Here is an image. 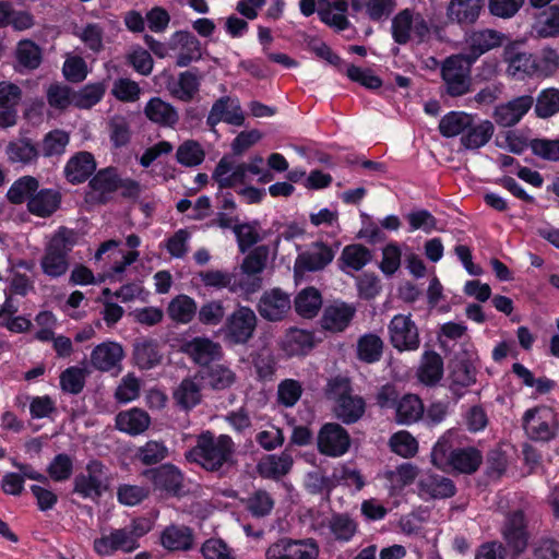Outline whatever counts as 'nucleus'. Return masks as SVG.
<instances>
[{
    "mask_svg": "<svg viewBox=\"0 0 559 559\" xmlns=\"http://www.w3.org/2000/svg\"><path fill=\"white\" fill-rule=\"evenodd\" d=\"M185 459L206 472L224 473L237 464L236 444L229 435L215 436L205 430L197 437L195 445L186 451Z\"/></svg>",
    "mask_w": 559,
    "mask_h": 559,
    "instance_id": "f257e3e1",
    "label": "nucleus"
},
{
    "mask_svg": "<svg viewBox=\"0 0 559 559\" xmlns=\"http://www.w3.org/2000/svg\"><path fill=\"white\" fill-rule=\"evenodd\" d=\"M431 463L443 472L472 475L481 465L483 454L475 447L456 445L454 432L448 431L433 445Z\"/></svg>",
    "mask_w": 559,
    "mask_h": 559,
    "instance_id": "f03ea898",
    "label": "nucleus"
},
{
    "mask_svg": "<svg viewBox=\"0 0 559 559\" xmlns=\"http://www.w3.org/2000/svg\"><path fill=\"white\" fill-rule=\"evenodd\" d=\"M79 234L66 226L59 227L45 247L40 259V267L51 278L63 276L70 266L69 253L78 243Z\"/></svg>",
    "mask_w": 559,
    "mask_h": 559,
    "instance_id": "7ed1b4c3",
    "label": "nucleus"
},
{
    "mask_svg": "<svg viewBox=\"0 0 559 559\" xmlns=\"http://www.w3.org/2000/svg\"><path fill=\"white\" fill-rule=\"evenodd\" d=\"M472 61L463 52L447 57L440 67V75L443 81L445 94L451 97H460L472 90Z\"/></svg>",
    "mask_w": 559,
    "mask_h": 559,
    "instance_id": "20e7f679",
    "label": "nucleus"
},
{
    "mask_svg": "<svg viewBox=\"0 0 559 559\" xmlns=\"http://www.w3.org/2000/svg\"><path fill=\"white\" fill-rule=\"evenodd\" d=\"M110 481L109 468L102 461L92 459L84 472L75 475L73 492L83 499L97 501L109 489Z\"/></svg>",
    "mask_w": 559,
    "mask_h": 559,
    "instance_id": "39448f33",
    "label": "nucleus"
},
{
    "mask_svg": "<svg viewBox=\"0 0 559 559\" xmlns=\"http://www.w3.org/2000/svg\"><path fill=\"white\" fill-rule=\"evenodd\" d=\"M258 319L254 311L247 306H239L225 320L222 333L231 345L247 344L254 334Z\"/></svg>",
    "mask_w": 559,
    "mask_h": 559,
    "instance_id": "423d86ee",
    "label": "nucleus"
},
{
    "mask_svg": "<svg viewBox=\"0 0 559 559\" xmlns=\"http://www.w3.org/2000/svg\"><path fill=\"white\" fill-rule=\"evenodd\" d=\"M319 544L314 538L293 539L282 537L272 543L266 551V559H318Z\"/></svg>",
    "mask_w": 559,
    "mask_h": 559,
    "instance_id": "0eeeda50",
    "label": "nucleus"
},
{
    "mask_svg": "<svg viewBox=\"0 0 559 559\" xmlns=\"http://www.w3.org/2000/svg\"><path fill=\"white\" fill-rule=\"evenodd\" d=\"M391 345L399 352H415L420 346L418 326L412 314H395L388 325Z\"/></svg>",
    "mask_w": 559,
    "mask_h": 559,
    "instance_id": "6e6552de",
    "label": "nucleus"
},
{
    "mask_svg": "<svg viewBox=\"0 0 559 559\" xmlns=\"http://www.w3.org/2000/svg\"><path fill=\"white\" fill-rule=\"evenodd\" d=\"M352 439L348 431L337 423H325L317 435L318 451L330 457H340L350 448Z\"/></svg>",
    "mask_w": 559,
    "mask_h": 559,
    "instance_id": "1a4fd4ad",
    "label": "nucleus"
},
{
    "mask_svg": "<svg viewBox=\"0 0 559 559\" xmlns=\"http://www.w3.org/2000/svg\"><path fill=\"white\" fill-rule=\"evenodd\" d=\"M142 475L152 483L155 491L170 497H180L183 493V474L171 463L147 468Z\"/></svg>",
    "mask_w": 559,
    "mask_h": 559,
    "instance_id": "9d476101",
    "label": "nucleus"
},
{
    "mask_svg": "<svg viewBox=\"0 0 559 559\" xmlns=\"http://www.w3.org/2000/svg\"><path fill=\"white\" fill-rule=\"evenodd\" d=\"M335 253L336 250L323 241L312 242L306 251L297 255L294 264L295 274L322 271L333 261Z\"/></svg>",
    "mask_w": 559,
    "mask_h": 559,
    "instance_id": "9b49d317",
    "label": "nucleus"
},
{
    "mask_svg": "<svg viewBox=\"0 0 559 559\" xmlns=\"http://www.w3.org/2000/svg\"><path fill=\"white\" fill-rule=\"evenodd\" d=\"M118 176L117 168L111 166L96 171L88 182L86 201L94 205H103L110 202L117 191Z\"/></svg>",
    "mask_w": 559,
    "mask_h": 559,
    "instance_id": "f8f14e48",
    "label": "nucleus"
},
{
    "mask_svg": "<svg viewBox=\"0 0 559 559\" xmlns=\"http://www.w3.org/2000/svg\"><path fill=\"white\" fill-rule=\"evenodd\" d=\"M535 98L532 95H521L507 103L495 107L492 118L495 122L503 128H510L518 124L521 119L534 106Z\"/></svg>",
    "mask_w": 559,
    "mask_h": 559,
    "instance_id": "ddd939ff",
    "label": "nucleus"
},
{
    "mask_svg": "<svg viewBox=\"0 0 559 559\" xmlns=\"http://www.w3.org/2000/svg\"><path fill=\"white\" fill-rule=\"evenodd\" d=\"M356 314V307L343 300L326 305L320 319L321 328L333 333L344 332Z\"/></svg>",
    "mask_w": 559,
    "mask_h": 559,
    "instance_id": "4468645a",
    "label": "nucleus"
},
{
    "mask_svg": "<svg viewBox=\"0 0 559 559\" xmlns=\"http://www.w3.org/2000/svg\"><path fill=\"white\" fill-rule=\"evenodd\" d=\"M221 121L236 127L243 124L245 115L237 98L222 96L214 102L209 112L206 124L214 129Z\"/></svg>",
    "mask_w": 559,
    "mask_h": 559,
    "instance_id": "2eb2a0df",
    "label": "nucleus"
},
{
    "mask_svg": "<svg viewBox=\"0 0 559 559\" xmlns=\"http://www.w3.org/2000/svg\"><path fill=\"white\" fill-rule=\"evenodd\" d=\"M290 308L289 295L280 288L264 292L258 304L260 316L271 322L283 320Z\"/></svg>",
    "mask_w": 559,
    "mask_h": 559,
    "instance_id": "dca6fc26",
    "label": "nucleus"
},
{
    "mask_svg": "<svg viewBox=\"0 0 559 559\" xmlns=\"http://www.w3.org/2000/svg\"><path fill=\"white\" fill-rule=\"evenodd\" d=\"M185 353L201 368L214 365L223 357V349L219 343L209 337L197 336L185 344Z\"/></svg>",
    "mask_w": 559,
    "mask_h": 559,
    "instance_id": "f3484780",
    "label": "nucleus"
},
{
    "mask_svg": "<svg viewBox=\"0 0 559 559\" xmlns=\"http://www.w3.org/2000/svg\"><path fill=\"white\" fill-rule=\"evenodd\" d=\"M93 548L95 552L103 557H109L115 555L117 551L124 554L133 552L138 549V545L131 540L126 530L114 528L109 534H103L100 537L95 538L93 542Z\"/></svg>",
    "mask_w": 559,
    "mask_h": 559,
    "instance_id": "a211bd4d",
    "label": "nucleus"
},
{
    "mask_svg": "<svg viewBox=\"0 0 559 559\" xmlns=\"http://www.w3.org/2000/svg\"><path fill=\"white\" fill-rule=\"evenodd\" d=\"M502 536L514 555H520L526 549L528 535L523 511L516 510L507 516Z\"/></svg>",
    "mask_w": 559,
    "mask_h": 559,
    "instance_id": "6ab92c4d",
    "label": "nucleus"
},
{
    "mask_svg": "<svg viewBox=\"0 0 559 559\" xmlns=\"http://www.w3.org/2000/svg\"><path fill=\"white\" fill-rule=\"evenodd\" d=\"M506 36L496 29H480L473 32L467 38V50L463 52L472 61L476 60L491 49L502 46Z\"/></svg>",
    "mask_w": 559,
    "mask_h": 559,
    "instance_id": "aec40b11",
    "label": "nucleus"
},
{
    "mask_svg": "<svg viewBox=\"0 0 559 559\" xmlns=\"http://www.w3.org/2000/svg\"><path fill=\"white\" fill-rule=\"evenodd\" d=\"M495 133V126L490 120L476 119L473 115L471 126L465 129L463 136L460 138V144L467 151H478L491 140Z\"/></svg>",
    "mask_w": 559,
    "mask_h": 559,
    "instance_id": "412c9836",
    "label": "nucleus"
},
{
    "mask_svg": "<svg viewBox=\"0 0 559 559\" xmlns=\"http://www.w3.org/2000/svg\"><path fill=\"white\" fill-rule=\"evenodd\" d=\"M171 45L178 49L176 66L188 67L192 61L202 58L200 40L188 31H178L171 36Z\"/></svg>",
    "mask_w": 559,
    "mask_h": 559,
    "instance_id": "4be33fe9",
    "label": "nucleus"
},
{
    "mask_svg": "<svg viewBox=\"0 0 559 559\" xmlns=\"http://www.w3.org/2000/svg\"><path fill=\"white\" fill-rule=\"evenodd\" d=\"M197 376L204 385L213 391H225L230 389L237 381V374L229 367L223 364H214L201 368Z\"/></svg>",
    "mask_w": 559,
    "mask_h": 559,
    "instance_id": "5701e85b",
    "label": "nucleus"
},
{
    "mask_svg": "<svg viewBox=\"0 0 559 559\" xmlns=\"http://www.w3.org/2000/svg\"><path fill=\"white\" fill-rule=\"evenodd\" d=\"M539 411L540 407L536 406L524 413L522 417L523 428L531 440L548 442L557 437L559 424L555 421L554 425H550L546 420H536V414Z\"/></svg>",
    "mask_w": 559,
    "mask_h": 559,
    "instance_id": "b1692460",
    "label": "nucleus"
},
{
    "mask_svg": "<svg viewBox=\"0 0 559 559\" xmlns=\"http://www.w3.org/2000/svg\"><path fill=\"white\" fill-rule=\"evenodd\" d=\"M246 163L234 166L228 156L219 159L212 174V178L217 182L219 189L233 188L237 183H243L247 179Z\"/></svg>",
    "mask_w": 559,
    "mask_h": 559,
    "instance_id": "393cba45",
    "label": "nucleus"
},
{
    "mask_svg": "<svg viewBox=\"0 0 559 559\" xmlns=\"http://www.w3.org/2000/svg\"><path fill=\"white\" fill-rule=\"evenodd\" d=\"M96 170V160L90 152L82 151L73 155L66 164L64 175L73 185L86 181Z\"/></svg>",
    "mask_w": 559,
    "mask_h": 559,
    "instance_id": "a878e982",
    "label": "nucleus"
},
{
    "mask_svg": "<svg viewBox=\"0 0 559 559\" xmlns=\"http://www.w3.org/2000/svg\"><path fill=\"white\" fill-rule=\"evenodd\" d=\"M124 356L123 348L116 342H105L97 345L91 354L92 366L100 371H110L117 366Z\"/></svg>",
    "mask_w": 559,
    "mask_h": 559,
    "instance_id": "bb28decb",
    "label": "nucleus"
},
{
    "mask_svg": "<svg viewBox=\"0 0 559 559\" xmlns=\"http://www.w3.org/2000/svg\"><path fill=\"white\" fill-rule=\"evenodd\" d=\"M146 118L165 128H174L179 121L177 109L160 97H152L144 107Z\"/></svg>",
    "mask_w": 559,
    "mask_h": 559,
    "instance_id": "cd10ccee",
    "label": "nucleus"
},
{
    "mask_svg": "<svg viewBox=\"0 0 559 559\" xmlns=\"http://www.w3.org/2000/svg\"><path fill=\"white\" fill-rule=\"evenodd\" d=\"M332 412L341 423L352 425L365 415L366 401L360 395L350 394L334 403Z\"/></svg>",
    "mask_w": 559,
    "mask_h": 559,
    "instance_id": "c85d7f7f",
    "label": "nucleus"
},
{
    "mask_svg": "<svg viewBox=\"0 0 559 559\" xmlns=\"http://www.w3.org/2000/svg\"><path fill=\"white\" fill-rule=\"evenodd\" d=\"M484 0H451L447 7V17L457 24H473L477 21Z\"/></svg>",
    "mask_w": 559,
    "mask_h": 559,
    "instance_id": "c756f323",
    "label": "nucleus"
},
{
    "mask_svg": "<svg viewBox=\"0 0 559 559\" xmlns=\"http://www.w3.org/2000/svg\"><path fill=\"white\" fill-rule=\"evenodd\" d=\"M61 193L56 189L37 190L27 202V210L38 217H49L61 203Z\"/></svg>",
    "mask_w": 559,
    "mask_h": 559,
    "instance_id": "7c9ffc66",
    "label": "nucleus"
},
{
    "mask_svg": "<svg viewBox=\"0 0 559 559\" xmlns=\"http://www.w3.org/2000/svg\"><path fill=\"white\" fill-rule=\"evenodd\" d=\"M293 456L285 450L281 454H269L258 463V472L263 478L278 479L287 475L293 467Z\"/></svg>",
    "mask_w": 559,
    "mask_h": 559,
    "instance_id": "2f4dec72",
    "label": "nucleus"
},
{
    "mask_svg": "<svg viewBox=\"0 0 559 559\" xmlns=\"http://www.w3.org/2000/svg\"><path fill=\"white\" fill-rule=\"evenodd\" d=\"M150 415L145 411L138 407L120 412L116 416L117 429L130 436H138L143 433L150 427Z\"/></svg>",
    "mask_w": 559,
    "mask_h": 559,
    "instance_id": "473e14b6",
    "label": "nucleus"
},
{
    "mask_svg": "<svg viewBox=\"0 0 559 559\" xmlns=\"http://www.w3.org/2000/svg\"><path fill=\"white\" fill-rule=\"evenodd\" d=\"M372 260L371 251L360 243L347 245L343 248L337 260L341 271L348 273V270L358 272Z\"/></svg>",
    "mask_w": 559,
    "mask_h": 559,
    "instance_id": "72a5a7b5",
    "label": "nucleus"
},
{
    "mask_svg": "<svg viewBox=\"0 0 559 559\" xmlns=\"http://www.w3.org/2000/svg\"><path fill=\"white\" fill-rule=\"evenodd\" d=\"M418 488L421 495H426L432 499L451 498L456 492L453 480L438 474H430L423 477L418 483Z\"/></svg>",
    "mask_w": 559,
    "mask_h": 559,
    "instance_id": "f704fd0d",
    "label": "nucleus"
},
{
    "mask_svg": "<svg viewBox=\"0 0 559 559\" xmlns=\"http://www.w3.org/2000/svg\"><path fill=\"white\" fill-rule=\"evenodd\" d=\"M394 412L395 421L408 426L423 418L425 407L418 395L408 393L400 397Z\"/></svg>",
    "mask_w": 559,
    "mask_h": 559,
    "instance_id": "c9c22d12",
    "label": "nucleus"
},
{
    "mask_svg": "<svg viewBox=\"0 0 559 559\" xmlns=\"http://www.w3.org/2000/svg\"><path fill=\"white\" fill-rule=\"evenodd\" d=\"M197 310L198 304L192 297L179 294L168 302L166 312L176 324H189L197 317Z\"/></svg>",
    "mask_w": 559,
    "mask_h": 559,
    "instance_id": "e433bc0d",
    "label": "nucleus"
},
{
    "mask_svg": "<svg viewBox=\"0 0 559 559\" xmlns=\"http://www.w3.org/2000/svg\"><path fill=\"white\" fill-rule=\"evenodd\" d=\"M313 346V333L297 328L287 331L282 344L283 350L290 357L306 355Z\"/></svg>",
    "mask_w": 559,
    "mask_h": 559,
    "instance_id": "4c0bfd02",
    "label": "nucleus"
},
{
    "mask_svg": "<svg viewBox=\"0 0 559 559\" xmlns=\"http://www.w3.org/2000/svg\"><path fill=\"white\" fill-rule=\"evenodd\" d=\"M160 544L169 551H187L193 546L192 530L187 526H167L160 535Z\"/></svg>",
    "mask_w": 559,
    "mask_h": 559,
    "instance_id": "58836bf2",
    "label": "nucleus"
},
{
    "mask_svg": "<svg viewBox=\"0 0 559 559\" xmlns=\"http://www.w3.org/2000/svg\"><path fill=\"white\" fill-rule=\"evenodd\" d=\"M417 376L421 383L429 386L436 385L443 376L442 357L435 350H426L423 354Z\"/></svg>",
    "mask_w": 559,
    "mask_h": 559,
    "instance_id": "ea45409f",
    "label": "nucleus"
},
{
    "mask_svg": "<svg viewBox=\"0 0 559 559\" xmlns=\"http://www.w3.org/2000/svg\"><path fill=\"white\" fill-rule=\"evenodd\" d=\"M201 79L197 68L179 73L177 82L170 88L171 95L181 102H191L200 90Z\"/></svg>",
    "mask_w": 559,
    "mask_h": 559,
    "instance_id": "a19ab883",
    "label": "nucleus"
},
{
    "mask_svg": "<svg viewBox=\"0 0 559 559\" xmlns=\"http://www.w3.org/2000/svg\"><path fill=\"white\" fill-rule=\"evenodd\" d=\"M133 359L142 370L157 366L162 360L157 341L153 338L136 341L133 345Z\"/></svg>",
    "mask_w": 559,
    "mask_h": 559,
    "instance_id": "79ce46f5",
    "label": "nucleus"
},
{
    "mask_svg": "<svg viewBox=\"0 0 559 559\" xmlns=\"http://www.w3.org/2000/svg\"><path fill=\"white\" fill-rule=\"evenodd\" d=\"M173 399L181 411L189 412L201 403V388L192 379L185 378L174 391Z\"/></svg>",
    "mask_w": 559,
    "mask_h": 559,
    "instance_id": "37998d69",
    "label": "nucleus"
},
{
    "mask_svg": "<svg viewBox=\"0 0 559 559\" xmlns=\"http://www.w3.org/2000/svg\"><path fill=\"white\" fill-rule=\"evenodd\" d=\"M322 307V295L316 287H306L295 297V311L302 318H314Z\"/></svg>",
    "mask_w": 559,
    "mask_h": 559,
    "instance_id": "c03bdc74",
    "label": "nucleus"
},
{
    "mask_svg": "<svg viewBox=\"0 0 559 559\" xmlns=\"http://www.w3.org/2000/svg\"><path fill=\"white\" fill-rule=\"evenodd\" d=\"M383 341L374 333H366L357 341V358L366 364L378 362L383 354Z\"/></svg>",
    "mask_w": 559,
    "mask_h": 559,
    "instance_id": "a18cd8bd",
    "label": "nucleus"
},
{
    "mask_svg": "<svg viewBox=\"0 0 559 559\" xmlns=\"http://www.w3.org/2000/svg\"><path fill=\"white\" fill-rule=\"evenodd\" d=\"M473 115L464 111H450L439 121V132L444 138L463 136L466 128L471 126Z\"/></svg>",
    "mask_w": 559,
    "mask_h": 559,
    "instance_id": "49530a36",
    "label": "nucleus"
},
{
    "mask_svg": "<svg viewBox=\"0 0 559 559\" xmlns=\"http://www.w3.org/2000/svg\"><path fill=\"white\" fill-rule=\"evenodd\" d=\"M328 527L336 542L348 543L357 533L358 524L347 513H333Z\"/></svg>",
    "mask_w": 559,
    "mask_h": 559,
    "instance_id": "de8ad7c7",
    "label": "nucleus"
},
{
    "mask_svg": "<svg viewBox=\"0 0 559 559\" xmlns=\"http://www.w3.org/2000/svg\"><path fill=\"white\" fill-rule=\"evenodd\" d=\"M15 57L20 68L33 71L40 66L43 61V51L35 41L31 39H23L17 44Z\"/></svg>",
    "mask_w": 559,
    "mask_h": 559,
    "instance_id": "09e8293b",
    "label": "nucleus"
},
{
    "mask_svg": "<svg viewBox=\"0 0 559 559\" xmlns=\"http://www.w3.org/2000/svg\"><path fill=\"white\" fill-rule=\"evenodd\" d=\"M263 285L261 275H252L240 271L239 274L233 272L231 294L250 300V297L258 293Z\"/></svg>",
    "mask_w": 559,
    "mask_h": 559,
    "instance_id": "8fccbe9b",
    "label": "nucleus"
},
{
    "mask_svg": "<svg viewBox=\"0 0 559 559\" xmlns=\"http://www.w3.org/2000/svg\"><path fill=\"white\" fill-rule=\"evenodd\" d=\"M7 155L12 163L31 164L39 156V150L31 139H21L10 142L7 146Z\"/></svg>",
    "mask_w": 559,
    "mask_h": 559,
    "instance_id": "3c124183",
    "label": "nucleus"
},
{
    "mask_svg": "<svg viewBox=\"0 0 559 559\" xmlns=\"http://www.w3.org/2000/svg\"><path fill=\"white\" fill-rule=\"evenodd\" d=\"M74 90L60 82L51 83L46 90L48 105L59 111L67 110L74 106Z\"/></svg>",
    "mask_w": 559,
    "mask_h": 559,
    "instance_id": "603ef678",
    "label": "nucleus"
},
{
    "mask_svg": "<svg viewBox=\"0 0 559 559\" xmlns=\"http://www.w3.org/2000/svg\"><path fill=\"white\" fill-rule=\"evenodd\" d=\"M243 503L253 518L261 519L271 514L275 501L266 490L258 489L243 500Z\"/></svg>",
    "mask_w": 559,
    "mask_h": 559,
    "instance_id": "864d4df0",
    "label": "nucleus"
},
{
    "mask_svg": "<svg viewBox=\"0 0 559 559\" xmlns=\"http://www.w3.org/2000/svg\"><path fill=\"white\" fill-rule=\"evenodd\" d=\"M414 24V14L411 9L400 11L391 24V34L393 40L399 45H406L412 37Z\"/></svg>",
    "mask_w": 559,
    "mask_h": 559,
    "instance_id": "5fc2aeb1",
    "label": "nucleus"
},
{
    "mask_svg": "<svg viewBox=\"0 0 559 559\" xmlns=\"http://www.w3.org/2000/svg\"><path fill=\"white\" fill-rule=\"evenodd\" d=\"M39 182L33 176H23L15 180L9 188L7 197L13 204H22L35 194L38 190Z\"/></svg>",
    "mask_w": 559,
    "mask_h": 559,
    "instance_id": "6e6d98bb",
    "label": "nucleus"
},
{
    "mask_svg": "<svg viewBox=\"0 0 559 559\" xmlns=\"http://www.w3.org/2000/svg\"><path fill=\"white\" fill-rule=\"evenodd\" d=\"M538 37L547 38L559 35V7L550 5L543 11L533 26Z\"/></svg>",
    "mask_w": 559,
    "mask_h": 559,
    "instance_id": "4d7b16f0",
    "label": "nucleus"
},
{
    "mask_svg": "<svg viewBox=\"0 0 559 559\" xmlns=\"http://www.w3.org/2000/svg\"><path fill=\"white\" fill-rule=\"evenodd\" d=\"M534 110L538 118L547 119L559 112V90L548 87L537 95Z\"/></svg>",
    "mask_w": 559,
    "mask_h": 559,
    "instance_id": "13d9d810",
    "label": "nucleus"
},
{
    "mask_svg": "<svg viewBox=\"0 0 559 559\" xmlns=\"http://www.w3.org/2000/svg\"><path fill=\"white\" fill-rule=\"evenodd\" d=\"M451 389L467 388L476 382V369L468 359H456L450 373Z\"/></svg>",
    "mask_w": 559,
    "mask_h": 559,
    "instance_id": "bf43d9fd",
    "label": "nucleus"
},
{
    "mask_svg": "<svg viewBox=\"0 0 559 559\" xmlns=\"http://www.w3.org/2000/svg\"><path fill=\"white\" fill-rule=\"evenodd\" d=\"M69 134L60 129L49 131L43 139L39 154L45 157L59 156L66 151L69 144Z\"/></svg>",
    "mask_w": 559,
    "mask_h": 559,
    "instance_id": "052dcab7",
    "label": "nucleus"
},
{
    "mask_svg": "<svg viewBox=\"0 0 559 559\" xmlns=\"http://www.w3.org/2000/svg\"><path fill=\"white\" fill-rule=\"evenodd\" d=\"M225 318V307L222 300L213 299L205 301L197 310V319L205 326H216Z\"/></svg>",
    "mask_w": 559,
    "mask_h": 559,
    "instance_id": "680f3d73",
    "label": "nucleus"
},
{
    "mask_svg": "<svg viewBox=\"0 0 559 559\" xmlns=\"http://www.w3.org/2000/svg\"><path fill=\"white\" fill-rule=\"evenodd\" d=\"M204 287L213 290L227 289L231 294L233 272L226 270H205L197 273Z\"/></svg>",
    "mask_w": 559,
    "mask_h": 559,
    "instance_id": "e2e57ef3",
    "label": "nucleus"
},
{
    "mask_svg": "<svg viewBox=\"0 0 559 559\" xmlns=\"http://www.w3.org/2000/svg\"><path fill=\"white\" fill-rule=\"evenodd\" d=\"M205 157L201 144L194 140H187L180 144L176 152L177 162L186 167H195L203 163Z\"/></svg>",
    "mask_w": 559,
    "mask_h": 559,
    "instance_id": "0e129e2a",
    "label": "nucleus"
},
{
    "mask_svg": "<svg viewBox=\"0 0 559 559\" xmlns=\"http://www.w3.org/2000/svg\"><path fill=\"white\" fill-rule=\"evenodd\" d=\"M301 383L295 379H284L277 385L276 402L285 408L294 407L302 395Z\"/></svg>",
    "mask_w": 559,
    "mask_h": 559,
    "instance_id": "69168bd1",
    "label": "nucleus"
},
{
    "mask_svg": "<svg viewBox=\"0 0 559 559\" xmlns=\"http://www.w3.org/2000/svg\"><path fill=\"white\" fill-rule=\"evenodd\" d=\"M506 55L513 74L532 75L536 72L537 63L532 53L518 51L516 47L510 46V51H506Z\"/></svg>",
    "mask_w": 559,
    "mask_h": 559,
    "instance_id": "338daca9",
    "label": "nucleus"
},
{
    "mask_svg": "<svg viewBox=\"0 0 559 559\" xmlns=\"http://www.w3.org/2000/svg\"><path fill=\"white\" fill-rule=\"evenodd\" d=\"M106 87L102 82L86 84L79 91H74V107L88 109L99 103L105 94Z\"/></svg>",
    "mask_w": 559,
    "mask_h": 559,
    "instance_id": "774afa93",
    "label": "nucleus"
}]
</instances>
